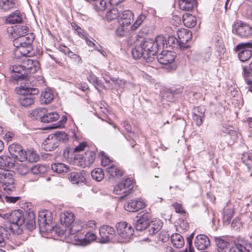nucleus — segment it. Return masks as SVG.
Returning <instances> with one entry per match:
<instances>
[{"label":"nucleus","mask_w":252,"mask_h":252,"mask_svg":"<svg viewBox=\"0 0 252 252\" xmlns=\"http://www.w3.org/2000/svg\"><path fill=\"white\" fill-rule=\"evenodd\" d=\"M233 211L230 209V211H228V209H225L224 211V217L226 218L227 220H229L232 217Z\"/></svg>","instance_id":"obj_63"},{"label":"nucleus","mask_w":252,"mask_h":252,"mask_svg":"<svg viewBox=\"0 0 252 252\" xmlns=\"http://www.w3.org/2000/svg\"><path fill=\"white\" fill-rule=\"evenodd\" d=\"M117 233L121 238V241L124 242L130 239L133 234L134 229L126 221L118 223L116 224Z\"/></svg>","instance_id":"obj_8"},{"label":"nucleus","mask_w":252,"mask_h":252,"mask_svg":"<svg viewBox=\"0 0 252 252\" xmlns=\"http://www.w3.org/2000/svg\"><path fill=\"white\" fill-rule=\"evenodd\" d=\"M8 151L12 158L20 161H25L26 157L22 146L18 143H13L8 146Z\"/></svg>","instance_id":"obj_13"},{"label":"nucleus","mask_w":252,"mask_h":252,"mask_svg":"<svg viewBox=\"0 0 252 252\" xmlns=\"http://www.w3.org/2000/svg\"><path fill=\"white\" fill-rule=\"evenodd\" d=\"M68 136L64 132H59L56 133L50 134L46 140H56L59 142H65L68 140Z\"/></svg>","instance_id":"obj_36"},{"label":"nucleus","mask_w":252,"mask_h":252,"mask_svg":"<svg viewBox=\"0 0 252 252\" xmlns=\"http://www.w3.org/2000/svg\"><path fill=\"white\" fill-rule=\"evenodd\" d=\"M9 70L13 73H18L13 75V77L18 82H21V85H24L27 82L31 83L33 77L25 75L26 74L24 64L22 63L21 65H12L10 67Z\"/></svg>","instance_id":"obj_9"},{"label":"nucleus","mask_w":252,"mask_h":252,"mask_svg":"<svg viewBox=\"0 0 252 252\" xmlns=\"http://www.w3.org/2000/svg\"><path fill=\"white\" fill-rule=\"evenodd\" d=\"M93 1H94L93 5L96 11H102L106 9L107 5L106 0H95Z\"/></svg>","instance_id":"obj_48"},{"label":"nucleus","mask_w":252,"mask_h":252,"mask_svg":"<svg viewBox=\"0 0 252 252\" xmlns=\"http://www.w3.org/2000/svg\"><path fill=\"white\" fill-rule=\"evenodd\" d=\"M162 227V222L159 220H156L150 222L149 221L148 227L149 233L154 235L158 232Z\"/></svg>","instance_id":"obj_32"},{"label":"nucleus","mask_w":252,"mask_h":252,"mask_svg":"<svg viewBox=\"0 0 252 252\" xmlns=\"http://www.w3.org/2000/svg\"><path fill=\"white\" fill-rule=\"evenodd\" d=\"M169 238L170 234L168 233V231L162 230L160 233L159 239L163 242H166L169 240Z\"/></svg>","instance_id":"obj_59"},{"label":"nucleus","mask_w":252,"mask_h":252,"mask_svg":"<svg viewBox=\"0 0 252 252\" xmlns=\"http://www.w3.org/2000/svg\"><path fill=\"white\" fill-rule=\"evenodd\" d=\"M106 171L112 177H119L123 175V171L113 164L106 167Z\"/></svg>","instance_id":"obj_37"},{"label":"nucleus","mask_w":252,"mask_h":252,"mask_svg":"<svg viewBox=\"0 0 252 252\" xmlns=\"http://www.w3.org/2000/svg\"><path fill=\"white\" fill-rule=\"evenodd\" d=\"M29 28L25 26H16L13 29L14 33V37H18L21 36H24L25 34L28 32Z\"/></svg>","instance_id":"obj_45"},{"label":"nucleus","mask_w":252,"mask_h":252,"mask_svg":"<svg viewBox=\"0 0 252 252\" xmlns=\"http://www.w3.org/2000/svg\"><path fill=\"white\" fill-rule=\"evenodd\" d=\"M24 67L26 74L34 73L40 68V64L38 61L26 58L23 61Z\"/></svg>","instance_id":"obj_17"},{"label":"nucleus","mask_w":252,"mask_h":252,"mask_svg":"<svg viewBox=\"0 0 252 252\" xmlns=\"http://www.w3.org/2000/svg\"><path fill=\"white\" fill-rule=\"evenodd\" d=\"M172 206L175 210V211L180 214H184L185 213V211L183 209V206L182 204L178 203H174L172 204Z\"/></svg>","instance_id":"obj_61"},{"label":"nucleus","mask_w":252,"mask_h":252,"mask_svg":"<svg viewBox=\"0 0 252 252\" xmlns=\"http://www.w3.org/2000/svg\"><path fill=\"white\" fill-rule=\"evenodd\" d=\"M59 119V115L55 112H47L40 117L43 123H51L57 121Z\"/></svg>","instance_id":"obj_35"},{"label":"nucleus","mask_w":252,"mask_h":252,"mask_svg":"<svg viewBox=\"0 0 252 252\" xmlns=\"http://www.w3.org/2000/svg\"><path fill=\"white\" fill-rule=\"evenodd\" d=\"M26 157L25 160H27L30 162H37L39 158V156L33 150H28L24 153Z\"/></svg>","instance_id":"obj_40"},{"label":"nucleus","mask_w":252,"mask_h":252,"mask_svg":"<svg viewBox=\"0 0 252 252\" xmlns=\"http://www.w3.org/2000/svg\"><path fill=\"white\" fill-rule=\"evenodd\" d=\"M145 51L144 60L147 62H152L156 59L158 50L164 49L166 43L165 37L162 35L156 37L155 39L148 38L141 42Z\"/></svg>","instance_id":"obj_1"},{"label":"nucleus","mask_w":252,"mask_h":252,"mask_svg":"<svg viewBox=\"0 0 252 252\" xmlns=\"http://www.w3.org/2000/svg\"><path fill=\"white\" fill-rule=\"evenodd\" d=\"M120 16V12L117 8H112L107 11L105 15V18L108 21H112L118 20Z\"/></svg>","instance_id":"obj_44"},{"label":"nucleus","mask_w":252,"mask_h":252,"mask_svg":"<svg viewBox=\"0 0 252 252\" xmlns=\"http://www.w3.org/2000/svg\"><path fill=\"white\" fill-rule=\"evenodd\" d=\"M232 32L242 38H248L252 35V27L247 23L237 20L232 26Z\"/></svg>","instance_id":"obj_4"},{"label":"nucleus","mask_w":252,"mask_h":252,"mask_svg":"<svg viewBox=\"0 0 252 252\" xmlns=\"http://www.w3.org/2000/svg\"><path fill=\"white\" fill-rule=\"evenodd\" d=\"M100 238L99 242L106 243L110 241L113 237L115 231L113 227L109 225H102L99 228Z\"/></svg>","instance_id":"obj_14"},{"label":"nucleus","mask_w":252,"mask_h":252,"mask_svg":"<svg viewBox=\"0 0 252 252\" xmlns=\"http://www.w3.org/2000/svg\"><path fill=\"white\" fill-rule=\"evenodd\" d=\"M210 240L206 235L200 234L195 238L194 245L198 250L206 249L210 246Z\"/></svg>","instance_id":"obj_22"},{"label":"nucleus","mask_w":252,"mask_h":252,"mask_svg":"<svg viewBox=\"0 0 252 252\" xmlns=\"http://www.w3.org/2000/svg\"><path fill=\"white\" fill-rule=\"evenodd\" d=\"M54 98V94L50 89H46L41 95V101L44 104L49 103Z\"/></svg>","instance_id":"obj_42"},{"label":"nucleus","mask_w":252,"mask_h":252,"mask_svg":"<svg viewBox=\"0 0 252 252\" xmlns=\"http://www.w3.org/2000/svg\"><path fill=\"white\" fill-rule=\"evenodd\" d=\"M133 14L129 10H124L120 14L118 22L119 24H125L126 26H130L133 19Z\"/></svg>","instance_id":"obj_24"},{"label":"nucleus","mask_w":252,"mask_h":252,"mask_svg":"<svg viewBox=\"0 0 252 252\" xmlns=\"http://www.w3.org/2000/svg\"><path fill=\"white\" fill-rule=\"evenodd\" d=\"M241 159L242 162L244 163H245L247 166L248 168L249 169L250 163L251 162V160L249 154L248 153H244L242 155Z\"/></svg>","instance_id":"obj_58"},{"label":"nucleus","mask_w":252,"mask_h":252,"mask_svg":"<svg viewBox=\"0 0 252 252\" xmlns=\"http://www.w3.org/2000/svg\"><path fill=\"white\" fill-rule=\"evenodd\" d=\"M146 16L144 14H140L137 18L134 23L130 27L131 31L136 30L145 19Z\"/></svg>","instance_id":"obj_52"},{"label":"nucleus","mask_w":252,"mask_h":252,"mask_svg":"<svg viewBox=\"0 0 252 252\" xmlns=\"http://www.w3.org/2000/svg\"><path fill=\"white\" fill-rule=\"evenodd\" d=\"M134 181L130 178L123 179L114 188V192L116 194H124L123 196L129 194L130 191L133 189Z\"/></svg>","instance_id":"obj_10"},{"label":"nucleus","mask_w":252,"mask_h":252,"mask_svg":"<svg viewBox=\"0 0 252 252\" xmlns=\"http://www.w3.org/2000/svg\"><path fill=\"white\" fill-rule=\"evenodd\" d=\"M95 158V153L88 150L84 155L74 156L73 162L75 165L83 168L90 167L94 163Z\"/></svg>","instance_id":"obj_6"},{"label":"nucleus","mask_w":252,"mask_h":252,"mask_svg":"<svg viewBox=\"0 0 252 252\" xmlns=\"http://www.w3.org/2000/svg\"><path fill=\"white\" fill-rule=\"evenodd\" d=\"M51 168L53 172L63 175L70 171L69 166L62 162H56L52 164Z\"/></svg>","instance_id":"obj_29"},{"label":"nucleus","mask_w":252,"mask_h":252,"mask_svg":"<svg viewBox=\"0 0 252 252\" xmlns=\"http://www.w3.org/2000/svg\"><path fill=\"white\" fill-rule=\"evenodd\" d=\"M252 42H244L238 44L235 48L234 50L236 52L243 53L246 51H252Z\"/></svg>","instance_id":"obj_41"},{"label":"nucleus","mask_w":252,"mask_h":252,"mask_svg":"<svg viewBox=\"0 0 252 252\" xmlns=\"http://www.w3.org/2000/svg\"><path fill=\"white\" fill-rule=\"evenodd\" d=\"M18 173L22 176L26 175L27 173H30L29 169L26 165L24 164H21L17 168Z\"/></svg>","instance_id":"obj_55"},{"label":"nucleus","mask_w":252,"mask_h":252,"mask_svg":"<svg viewBox=\"0 0 252 252\" xmlns=\"http://www.w3.org/2000/svg\"><path fill=\"white\" fill-rule=\"evenodd\" d=\"M24 217V222L23 225L29 231H32L36 226L35 225V214L31 211L27 213Z\"/></svg>","instance_id":"obj_23"},{"label":"nucleus","mask_w":252,"mask_h":252,"mask_svg":"<svg viewBox=\"0 0 252 252\" xmlns=\"http://www.w3.org/2000/svg\"><path fill=\"white\" fill-rule=\"evenodd\" d=\"M252 55V51H246L243 53H238V56L239 60L243 62L248 61L251 58Z\"/></svg>","instance_id":"obj_51"},{"label":"nucleus","mask_w":252,"mask_h":252,"mask_svg":"<svg viewBox=\"0 0 252 252\" xmlns=\"http://www.w3.org/2000/svg\"><path fill=\"white\" fill-rule=\"evenodd\" d=\"M205 109L203 107H197L193 109V115L204 116Z\"/></svg>","instance_id":"obj_57"},{"label":"nucleus","mask_w":252,"mask_h":252,"mask_svg":"<svg viewBox=\"0 0 252 252\" xmlns=\"http://www.w3.org/2000/svg\"><path fill=\"white\" fill-rule=\"evenodd\" d=\"M87 173L84 170L81 172H71L68 175V179L72 184H78L79 183H84L86 182V176Z\"/></svg>","instance_id":"obj_20"},{"label":"nucleus","mask_w":252,"mask_h":252,"mask_svg":"<svg viewBox=\"0 0 252 252\" xmlns=\"http://www.w3.org/2000/svg\"><path fill=\"white\" fill-rule=\"evenodd\" d=\"M72 29L74 30L75 32L81 38H85V32L84 30L81 29L78 25L75 23H72L71 24Z\"/></svg>","instance_id":"obj_54"},{"label":"nucleus","mask_w":252,"mask_h":252,"mask_svg":"<svg viewBox=\"0 0 252 252\" xmlns=\"http://www.w3.org/2000/svg\"><path fill=\"white\" fill-rule=\"evenodd\" d=\"M183 21L186 27L190 28L196 25V18L191 14L186 13L183 16Z\"/></svg>","instance_id":"obj_34"},{"label":"nucleus","mask_w":252,"mask_h":252,"mask_svg":"<svg viewBox=\"0 0 252 252\" xmlns=\"http://www.w3.org/2000/svg\"><path fill=\"white\" fill-rule=\"evenodd\" d=\"M243 75L247 84L250 85L251 80L249 78L250 77L251 72L249 71L247 66L243 67Z\"/></svg>","instance_id":"obj_56"},{"label":"nucleus","mask_w":252,"mask_h":252,"mask_svg":"<svg viewBox=\"0 0 252 252\" xmlns=\"http://www.w3.org/2000/svg\"><path fill=\"white\" fill-rule=\"evenodd\" d=\"M196 0H179V8L184 11H191L196 4Z\"/></svg>","instance_id":"obj_31"},{"label":"nucleus","mask_w":252,"mask_h":252,"mask_svg":"<svg viewBox=\"0 0 252 252\" xmlns=\"http://www.w3.org/2000/svg\"><path fill=\"white\" fill-rule=\"evenodd\" d=\"M53 218L51 213L47 210H44L39 212L38 224L40 232H49L52 230Z\"/></svg>","instance_id":"obj_5"},{"label":"nucleus","mask_w":252,"mask_h":252,"mask_svg":"<svg viewBox=\"0 0 252 252\" xmlns=\"http://www.w3.org/2000/svg\"><path fill=\"white\" fill-rule=\"evenodd\" d=\"M131 53L133 58L135 59H139L141 57L144 59L145 51L144 50L142 43L139 45L135 46L131 51Z\"/></svg>","instance_id":"obj_39"},{"label":"nucleus","mask_w":252,"mask_h":252,"mask_svg":"<svg viewBox=\"0 0 252 252\" xmlns=\"http://www.w3.org/2000/svg\"><path fill=\"white\" fill-rule=\"evenodd\" d=\"M178 37L184 49L188 48L186 44L192 38V33L188 29H182L177 32Z\"/></svg>","instance_id":"obj_19"},{"label":"nucleus","mask_w":252,"mask_h":252,"mask_svg":"<svg viewBox=\"0 0 252 252\" xmlns=\"http://www.w3.org/2000/svg\"><path fill=\"white\" fill-rule=\"evenodd\" d=\"M119 25L120 26L116 29V33L119 36H124L127 33L129 26H126L125 24Z\"/></svg>","instance_id":"obj_50"},{"label":"nucleus","mask_w":252,"mask_h":252,"mask_svg":"<svg viewBox=\"0 0 252 252\" xmlns=\"http://www.w3.org/2000/svg\"><path fill=\"white\" fill-rule=\"evenodd\" d=\"M15 159L12 157L2 155L0 156V168L5 169L12 168L15 165Z\"/></svg>","instance_id":"obj_28"},{"label":"nucleus","mask_w":252,"mask_h":252,"mask_svg":"<svg viewBox=\"0 0 252 252\" xmlns=\"http://www.w3.org/2000/svg\"><path fill=\"white\" fill-rule=\"evenodd\" d=\"M47 170L46 166L36 164L31 168L30 173L34 175H40L44 173Z\"/></svg>","instance_id":"obj_46"},{"label":"nucleus","mask_w":252,"mask_h":252,"mask_svg":"<svg viewBox=\"0 0 252 252\" xmlns=\"http://www.w3.org/2000/svg\"><path fill=\"white\" fill-rule=\"evenodd\" d=\"M165 42L166 43L164 45V48L169 46L174 50L184 49L181 42H179V38L177 39L174 35L169 36L167 40L165 38Z\"/></svg>","instance_id":"obj_26"},{"label":"nucleus","mask_w":252,"mask_h":252,"mask_svg":"<svg viewBox=\"0 0 252 252\" xmlns=\"http://www.w3.org/2000/svg\"><path fill=\"white\" fill-rule=\"evenodd\" d=\"M203 118L204 116H198V117H197V116H192L193 121L198 126H200L202 124Z\"/></svg>","instance_id":"obj_62"},{"label":"nucleus","mask_w":252,"mask_h":252,"mask_svg":"<svg viewBox=\"0 0 252 252\" xmlns=\"http://www.w3.org/2000/svg\"><path fill=\"white\" fill-rule=\"evenodd\" d=\"M16 0H0V8L3 11H7L13 8Z\"/></svg>","instance_id":"obj_43"},{"label":"nucleus","mask_w":252,"mask_h":252,"mask_svg":"<svg viewBox=\"0 0 252 252\" xmlns=\"http://www.w3.org/2000/svg\"><path fill=\"white\" fill-rule=\"evenodd\" d=\"M229 252H252V243L244 239H239L234 242V245Z\"/></svg>","instance_id":"obj_11"},{"label":"nucleus","mask_w":252,"mask_h":252,"mask_svg":"<svg viewBox=\"0 0 252 252\" xmlns=\"http://www.w3.org/2000/svg\"><path fill=\"white\" fill-rule=\"evenodd\" d=\"M151 215L148 212L140 213L135 217V228L137 231H143L148 227Z\"/></svg>","instance_id":"obj_12"},{"label":"nucleus","mask_w":252,"mask_h":252,"mask_svg":"<svg viewBox=\"0 0 252 252\" xmlns=\"http://www.w3.org/2000/svg\"><path fill=\"white\" fill-rule=\"evenodd\" d=\"M14 172L0 168V184L4 190H11L14 188Z\"/></svg>","instance_id":"obj_7"},{"label":"nucleus","mask_w":252,"mask_h":252,"mask_svg":"<svg viewBox=\"0 0 252 252\" xmlns=\"http://www.w3.org/2000/svg\"><path fill=\"white\" fill-rule=\"evenodd\" d=\"M59 50L63 53L65 55H67L69 58L72 59L74 62L77 63H82L81 58L78 55L74 54L69 49L63 45H61L59 47Z\"/></svg>","instance_id":"obj_30"},{"label":"nucleus","mask_w":252,"mask_h":252,"mask_svg":"<svg viewBox=\"0 0 252 252\" xmlns=\"http://www.w3.org/2000/svg\"><path fill=\"white\" fill-rule=\"evenodd\" d=\"M84 38H85V39H86V42L87 44L89 46L94 47V48H95V47L97 46V45L98 44L97 42H96L93 38H92V39H90L86 37V36Z\"/></svg>","instance_id":"obj_64"},{"label":"nucleus","mask_w":252,"mask_h":252,"mask_svg":"<svg viewBox=\"0 0 252 252\" xmlns=\"http://www.w3.org/2000/svg\"><path fill=\"white\" fill-rule=\"evenodd\" d=\"M110 80L122 88H124L126 84V81L124 80L116 79L113 77L110 78Z\"/></svg>","instance_id":"obj_60"},{"label":"nucleus","mask_w":252,"mask_h":252,"mask_svg":"<svg viewBox=\"0 0 252 252\" xmlns=\"http://www.w3.org/2000/svg\"><path fill=\"white\" fill-rule=\"evenodd\" d=\"M58 143H42L41 147L46 151H52L59 146Z\"/></svg>","instance_id":"obj_53"},{"label":"nucleus","mask_w":252,"mask_h":252,"mask_svg":"<svg viewBox=\"0 0 252 252\" xmlns=\"http://www.w3.org/2000/svg\"><path fill=\"white\" fill-rule=\"evenodd\" d=\"M91 175L93 179L97 182L101 181L104 176L103 170L100 168H97L93 170Z\"/></svg>","instance_id":"obj_47"},{"label":"nucleus","mask_w":252,"mask_h":252,"mask_svg":"<svg viewBox=\"0 0 252 252\" xmlns=\"http://www.w3.org/2000/svg\"><path fill=\"white\" fill-rule=\"evenodd\" d=\"M21 210H14L11 213L4 214V218L7 219L9 223L5 227L0 226V246L5 245L4 232L10 230L15 233V230L22 226L24 222V217L22 215Z\"/></svg>","instance_id":"obj_2"},{"label":"nucleus","mask_w":252,"mask_h":252,"mask_svg":"<svg viewBox=\"0 0 252 252\" xmlns=\"http://www.w3.org/2000/svg\"><path fill=\"white\" fill-rule=\"evenodd\" d=\"M145 207V204L142 200L138 199H132L128 201L125 205V209L129 212H135Z\"/></svg>","instance_id":"obj_21"},{"label":"nucleus","mask_w":252,"mask_h":252,"mask_svg":"<svg viewBox=\"0 0 252 252\" xmlns=\"http://www.w3.org/2000/svg\"><path fill=\"white\" fill-rule=\"evenodd\" d=\"M16 91L19 94V103L25 107L33 104L35 99L34 95L39 92L37 88L32 87L31 83L28 82L17 87Z\"/></svg>","instance_id":"obj_3"},{"label":"nucleus","mask_w":252,"mask_h":252,"mask_svg":"<svg viewBox=\"0 0 252 252\" xmlns=\"http://www.w3.org/2000/svg\"><path fill=\"white\" fill-rule=\"evenodd\" d=\"M95 234L91 232H88L85 235V238L82 240L81 244L83 246L87 245L96 239Z\"/></svg>","instance_id":"obj_49"},{"label":"nucleus","mask_w":252,"mask_h":252,"mask_svg":"<svg viewBox=\"0 0 252 252\" xmlns=\"http://www.w3.org/2000/svg\"><path fill=\"white\" fill-rule=\"evenodd\" d=\"M176 55L174 52L164 51L158 55L155 60H157L160 64L166 65L172 63L175 60Z\"/></svg>","instance_id":"obj_16"},{"label":"nucleus","mask_w":252,"mask_h":252,"mask_svg":"<svg viewBox=\"0 0 252 252\" xmlns=\"http://www.w3.org/2000/svg\"><path fill=\"white\" fill-rule=\"evenodd\" d=\"M34 38V35L33 33H28L24 36L16 37L13 40V45L14 46L20 45L32 46Z\"/></svg>","instance_id":"obj_18"},{"label":"nucleus","mask_w":252,"mask_h":252,"mask_svg":"<svg viewBox=\"0 0 252 252\" xmlns=\"http://www.w3.org/2000/svg\"><path fill=\"white\" fill-rule=\"evenodd\" d=\"M215 242L219 252H226L227 251L228 246L229 245V243L228 241L221 238H215Z\"/></svg>","instance_id":"obj_38"},{"label":"nucleus","mask_w":252,"mask_h":252,"mask_svg":"<svg viewBox=\"0 0 252 252\" xmlns=\"http://www.w3.org/2000/svg\"><path fill=\"white\" fill-rule=\"evenodd\" d=\"M170 239L173 246L176 248H181L184 245V239L179 233L172 234L170 236Z\"/></svg>","instance_id":"obj_33"},{"label":"nucleus","mask_w":252,"mask_h":252,"mask_svg":"<svg viewBox=\"0 0 252 252\" xmlns=\"http://www.w3.org/2000/svg\"><path fill=\"white\" fill-rule=\"evenodd\" d=\"M15 47L14 55L16 58H20L22 57H30L34 54L32 46L20 45L15 46Z\"/></svg>","instance_id":"obj_15"},{"label":"nucleus","mask_w":252,"mask_h":252,"mask_svg":"<svg viewBox=\"0 0 252 252\" xmlns=\"http://www.w3.org/2000/svg\"><path fill=\"white\" fill-rule=\"evenodd\" d=\"M24 15L19 10H15L6 18L7 23L11 24L21 23L23 22Z\"/></svg>","instance_id":"obj_25"},{"label":"nucleus","mask_w":252,"mask_h":252,"mask_svg":"<svg viewBox=\"0 0 252 252\" xmlns=\"http://www.w3.org/2000/svg\"><path fill=\"white\" fill-rule=\"evenodd\" d=\"M74 215L72 212L66 211L60 215L61 224L66 227H69L74 221Z\"/></svg>","instance_id":"obj_27"}]
</instances>
